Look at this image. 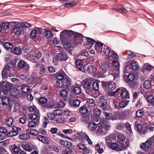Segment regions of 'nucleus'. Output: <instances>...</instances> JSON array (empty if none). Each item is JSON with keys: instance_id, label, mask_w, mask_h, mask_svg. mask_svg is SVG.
I'll return each mask as SVG.
<instances>
[{"instance_id": "f257e3e1", "label": "nucleus", "mask_w": 154, "mask_h": 154, "mask_svg": "<svg viewBox=\"0 0 154 154\" xmlns=\"http://www.w3.org/2000/svg\"><path fill=\"white\" fill-rule=\"evenodd\" d=\"M12 86V84L7 82L4 81L1 82L0 84V89L3 93L6 94L8 91L10 90Z\"/></svg>"}, {"instance_id": "f03ea898", "label": "nucleus", "mask_w": 154, "mask_h": 154, "mask_svg": "<svg viewBox=\"0 0 154 154\" xmlns=\"http://www.w3.org/2000/svg\"><path fill=\"white\" fill-rule=\"evenodd\" d=\"M116 92H118V94L121 98H129V94L128 91L125 88L122 87L118 88Z\"/></svg>"}, {"instance_id": "7ed1b4c3", "label": "nucleus", "mask_w": 154, "mask_h": 154, "mask_svg": "<svg viewBox=\"0 0 154 154\" xmlns=\"http://www.w3.org/2000/svg\"><path fill=\"white\" fill-rule=\"evenodd\" d=\"M71 30H65L62 31L60 35V38L62 43H65L67 41L68 35H71Z\"/></svg>"}, {"instance_id": "20e7f679", "label": "nucleus", "mask_w": 154, "mask_h": 154, "mask_svg": "<svg viewBox=\"0 0 154 154\" xmlns=\"http://www.w3.org/2000/svg\"><path fill=\"white\" fill-rule=\"evenodd\" d=\"M112 65L113 66L112 68L113 71L112 72H109L110 74L114 75V74H116L118 75L119 72V63L117 61H114L112 62Z\"/></svg>"}, {"instance_id": "39448f33", "label": "nucleus", "mask_w": 154, "mask_h": 154, "mask_svg": "<svg viewBox=\"0 0 154 154\" xmlns=\"http://www.w3.org/2000/svg\"><path fill=\"white\" fill-rule=\"evenodd\" d=\"M93 83L92 79L90 78L85 79L84 82V87L85 90L88 91L91 89V85Z\"/></svg>"}, {"instance_id": "423d86ee", "label": "nucleus", "mask_w": 154, "mask_h": 154, "mask_svg": "<svg viewBox=\"0 0 154 154\" xmlns=\"http://www.w3.org/2000/svg\"><path fill=\"white\" fill-rule=\"evenodd\" d=\"M106 104V101L104 99V97L102 96L100 97L98 103V106L101 107L103 110H106L107 108Z\"/></svg>"}, {"instance_id": "0eeeda50", "label": "nucleus", "mask_w": 154, "mask_h": 154, "mask_svg": "<svg viewBox=\"0 0 154 154\" xmlns=\"http://www.w3.org/2000/svg\"><path fill=\"white\" fill-rule=\"evenodd\" d=\"M11 67L8 65H5L2 71V78L6 79L9 75V72Z\"/></svg>"}, {"instance_id": "6e6552de", "label": "nucleus", "mask_w": 154, "mask_h": 154, "mask_svg": "<svg viewBox=\"0 0 154 154\" xmlns=\"http://www.w3.org/2000/svg\"><path fill=\"white\" fill-rule=\"evenodd\" d=\"M129 146V140L127 139L124 143L122 142L119 143V151H124Z\"/></svg>"}, {"instance_id": "1a4fd4ad", "label": "nucleus", "mask_w": 154, "mask_h": 154, "mask_svg": "<svg viewBox=\"0 0 154 154\" xmlns=\"http://www.w3.org/2000/svg\"><path fill=\"white\" fill-rule=\"evenodd\" d=\"M100 124L101 125L99 126L97 129V131L100 133H102V132L106 130L108 128L110 127V125H108L106 122H103L100 121Z\"/></svg>"}, {"instance_id": "9d476101", "label": "nucleus", "mask_w": 154, "mask_h": 154, "mask_svg": "<svg viewBox=\"0 0 154 154\" xmlns=\"http://www.w3.org/2000/svg\"><path fill=\"white\" fill-rule=\"evenodd\" d=\"M72 33H70L71 35H72L73 37L75 39V40H76L77 39L79 40V41L77 42L81 43L83 42V39L84 37L83 35L77 32H74L72 31Z\"/></svg>"}, {"instance_id": "9b49d317", "label": "nucleus", "mask_w": 154, "mask_h": 154, "mask_svg": "<svg viewBox=\"0 0 154 154\" xmlns=\"http://www.w3.org/2000/svg\"><path fill=\"white\" fill-rule=\"evenodd\" d=\"M56 78L59 80L65 81L66 80L69 82L70 79L67 76L65 73L62 72H58L56 75Z\"/></svg>"}, {"instance_id": "f8f14e48", "label": "nucleus", "mask_w": 154, "mask_h": 154, "mask_svg": "<svg viewBox=\"0 0 154 154\" xmlns=\"http://www.w3.org/2000/svg\"><path fill=\"white\" fill-rule=\"evenodd\" d=\"M96 64L97 63L100 66V67L101 68L102 70V72L104 74L106 72L107 70H108V68L109 69H111L112 68L111 66H110L106 64L105 63H102L100 62V63H99V61H97L96 62Z\"/></svg>"}, {"instance_id": "ddd939ff", "label": "nucleus", "mask_w": 154, "mask_h": 154, "mask_svg": "<svg viewBox=\"0 0 154 154\" xmlns=\"http://www.w3.org/2000/svg\"><path fill=\"white\" fill-rule=\"evenodd\" d=\"M77 147L79 149L82 150L85 153H89L91 152L90 149L86 147L84 144L79 143L77 146Z\"/></svg>"}, {"instance_id": "4468645a", "label": "nucleus", "mask_w": 154, "mask_h": 154, "mask_svg": "<svg viewBox=\"0 0 154 154\" xmlns=\"http://www.w3.org/2000/svg\"><path fill=\"white\" fill-rule=\"evenodd\" d=\"M57 58L60 61L64 62L68 59V56L65 52H61L58 54Z\"/></svg>"}, {"instance_id": "2eb2a0df", "label": "nucleus", "mask_w": 154, "mask_h": 154, "mask_svg": "<svg viewBox=\"0 0 154 154\" xmlns=\"http://www.w3.org/2000/svg\"><path fill=\"white\" fill-rule=\"evenodd\" d=\"M83 60L77 58L75 61L76 66L79 70L82 72L84 70V66L82 65Z\"/></svg>"}, {"instance_id": "dca6fc26", "label": "nucleus", "mask_w": 154, "mask_h": 154, "mask_svg": "<svg viewBox=\"0 0 154 154\" xmlns=\"http://www.w3.org/2000/svg\"><path fill=\"white\" fill-rule=\"evenodd\" d=\"M12 154H19L20 151V148L14 144L11 146L10 148Z\"/></svg>"}, {"instance_id": "f3484780", "label": "nucleus", "mask_w": 154, "mask_h": 154, "mask_svg": "<svg viewBox=\"0 0 154 154\" xmlns=\"http://www.w3.org/2000/svg\"><path fill=\"white\" fill-rule=\"evenodd\" d=\"M130 64L131 68L135 70L139 68V65L138 63L135 61H131L127 63V65Z\"/></svg>"}, {"instance_id": "a211bd4d", "label": "nucleus", "mask_w": 154, "mask_h": 154, "mask_svg": "<svg viewBox=\"0 0 154 154\" xmlns=\"http://www.w3.org/2000/svg\"><path fill=\"white\" fill-rule=\"evenodd\" d=\"M10 51L16 55H19L22 52L21 49L20 48L16 47L14 48H12L11 49Z\"/></svg>"}, {"instance_id": "6ab92c4d", "label": "nucleus", "mask_w": 154, "mask_h": 154, "mask_svg": "<svg viewBox=\"0 0 154 154\" xmlns=\"http://www.w3.org/2000/svg\"><path fill=\"white\" fill-rule=\"evenodd\" d=\"M112 51L110 49L108 48L105 45L104 46L102 52L106 56H107L109 57H110V54L112 53Z\"/></svg>"}, {"instance_id": "aec40b11", "label": "nucleus", "mask_w": 154, "mask_h": 154, "mask_svg": "<svg viewBox=\"0 0 154 154\" xmlns=\"http://www.w3.org/2000/svg\"><path fill=\"white\" fill-rule=\"evenodd\" d=\"M104 45L100 42H98L95 44V49L99 52H102Z\"/></svg>"}, {"instance_id": "412c9836", "label": "nucleus", "mask_w": 154, "mask_h": 154, "mask_svg": "<svg viewBox=\"0 0 154 154\" xmlns=\"http://www.w3.org/2000/svg\"><path fill=\"white\" fill-rule=\"evenodd\" d=\"M37 139L43 143L48 144L49 142L48 138L43 136L38 135L37 137Z\"/></svg>"}, {"instance_id": "4be33fe9", "label": "nucleus", "mask_w": 154, "mask_h": 154, "mask_svg": "<svg viewBox=\"0 0 154 154\" xmlns=\"http://www.w3.org/2000/svg\"><path fill=\"white\" fill-rule=\"evenodd\" d=\"M21 146L26 151L31 152L33 150L32 147L29 144H22Z\"/></svg>"}, {"instance_id": "5701e85b", "label": "nucleus", "mask_w": 154, "mask_h": 154, "mask_svg": "<svg viewBox=\"0 0 154 154\" xmlns=\"http://www.w3.org/2000/svg\"><path fill=\"white\" fill-rule=\"evenodd\" d=\"M79 111L82 114H85L88 111L87 105H84L79 109Z\"/></svg>"}, {"instance_id": "b1692460", "label": "nucleus", "mask_w": 154, "mask_h": 154, "mask_svg": "<svg viewBox=\"0 0 154 154\" xmlns=\"http://www.w3.org/2000/svg\"><path fill=\"white\" fill-rule=\"evenodd\" d=\"M52 32L48 29H45V31L43 32L44 36L46 38H51L53 36V34Z\"/></svg>"}, {"instance_id": "393cba45", "label": "nucleus", "mask_w": 154, "mask_h": 154, "mask_svg": "<svg viewBox=\"0 0 154 154\" xmlns=\"http://www.w3.org/2000/svg\"><path fill=\"white\" fill-rule=\"evenodd\" d=\"M85 38H86V37H85ZM87 38L88 43L85 45V43L84 44L86 45L87 48L89 47V48H90L92 47V45L95 42V40L94 39L88 37H87Z\"/></svg>"}, {"instance_id": "a878e982", "label": "nucleus", "mask_w": 154, "mask_h": 154, "mask_svg": "<svg viewBox=\"0 0 154 154\" xmlns=\"http://www.w3.org/2000/svg\"><path fill=\"white\" fill-rule=\"evenodd\" d=\"M13 31L14 33L16 35H19L22 33L23 31L22 30V29L21 27H19L17 26H16L14 28Z\"/></svg>"}, {"instance_id": "bb28decb", "label": "nucleus", "mask_w": 154, "mask_h": 154, "mask_svg": "<svg viewBox=\"0 0 154 154\" xmlns=\"http://www.w3.org/2000/svg\"><path fill=\"white\" fill-rule=\"evenodd\" d=\"M26 132L28 134H31L32 135H37L38 134V132L36 130L34 129H28L26 131Z\"/></svg>"}, {"instance_id": "cd10ccee", "label": "nucleus", "mask_w": 154, "mask_h": 154, "mask_svg": "<svg viewBox=\"0 0 154 154\" xmlns=\"http://www.w3.org/2000/svg\"><path fill=\"white\" fill-rule=\"evenodd\" d=\"M37 113V114L32 113L30 114L29 116V118L32 120L37 119V120L38 121L39 118L38 113Z\"/></svg>"}, {"instance_id": "c85d7f7f", "label": "nucleus", "mask_w": 154, "mask_h": 154, "mask_svg": "<svg viewBox=\"0 0 154 154\" xmlns=\"http://www.w3.org/2000/svg\"><path fill=\"white\" fill-rule=\"evenodd\" d=\"M103 114L106 117V118L107 119H110L114 120L116 119V118L115 117H112V114L111 113H107L106 112H104Z\"/></svg>"}, {"instance_id": "c756f323", "label": "nucleus", "mask_w": 154, "mask_h": 154, "mask_svg": "<svg viewBox=\"0 0 154 154\" xmlns=\"http://www.w3.org/2000/svg\"><path fill=\"white\" fill-rule=\"evenodd\" d=\"M19 90L17 89V88H14L12 89L11 91V94L14 97H16L18 96L19 94Z\"/></svg>"}, {"instance_id": "7c9ffc66", "label": "nucleus", "mask_w": 154, "mask_h": 154, "mask_svg": "<svg viewBox=\"0 0 154 154\" xmlns=\"http://www.w3.org/2000/svg\"><path fill=\"white\" fill-rule=\"evenodd\" d=\"M3 45L5 48L8 50L10 51L11 49H12L13 47V45L11 43L8 42L5 43Z\"/></svg>"}, {"instance_id": "2f4dec72", "label": "nucleus", "mask_w": 154, "mask_h": 154, "mask_svg": "<svg viewBox=\"0 0 154 154\" xmlns=\"http://www.w3.org/2000/svg\"><path fill=\"white\" fill-rule=\"evenodd\" d=\"M113 9L115 10L120 13L123 12L125 13L127 11H128L129 8H125V7H122L120 8H114Z\"/></svg>"}, {"instance_id": "473e14b6", "label": "nucleus", "mask_w": 154, "mask_h": 154, "mask_svg": "<svg viewBox=\"0 0 154 154\" xmlns=\"http://www.w3.org/2000/svg\"><path fill=\"white\" fill-rule=\"evenodd\" d=\"M65 81L59 80L56 81V85L58 87L62 88L65 86Z\"/></svg>"}, {"instance_id": "72a5a7b5", "label": "nucleus", "mask_w": 154, "mask_h": 154, "mask_svg": "<svg viewBox=\"0 0 154 154\" xmlns=\"http://www.w3.org/2000/svg\"><path fill=\"white\" fill-rule=\"evenodd\" d=\"M20 139L23 140H26L30 138V136L28 134H22L19 136Z\"/></svg>"}, {"instance_id": "f704fd0d", "label": "nucleus", "mask_w": 154, "mask_h": 154, "mask_svg": "<svg viewBox=\"0 0 154 154\" xmlns=\"http://www.w3.org/2000/svg\"><path fill=\"white\" fill-rule=\"evenodd\" d=\"M70 81L69 82L66 80L65 82V84L66 85V88L68 89L69 90H71L73 88V86L71 83V80L69 78Z\"/></svg>"}, {"instance_id": "c9c22d12", "label": "nucleus", "mask_w": 154, "mask_h": 154, "mask_svg": "<svg viewBox=\"0 0 154 154\" xmlns=\"http://www.w3.org/2000/svg\"><path fill=\"white\" fill-rule=\"evenodd\" d=\"M13 123V119L11 117H8L6 120L5 124L8 127H11Z\"/></svg>"}, {"instance_id": "e433bc0d", "label": "nucleus", "mask_w": 154, "mask_h": 154, "mask_svg": "<svg viewBox=\"0 0 154 154\" xmlns=\"http://www.w3.org/2000/svg\"><path fill=\"white\" fill-rule=\"evenodd\" d=\"M97 125L95 122H91L88 125V128L90 130H94L97 128Z\"/></svg>"}, {"instance_id": "4c0bfd02", "label": "nucleus", "mask_w": 154, "mask_h": 154, "mask_svg": "<svg viewBox=\"0 0 154 154\" xmlns=\"http://www.w3.org/2000/svg\"><path fill=\"white\" fill-rule=\"evenodd\" d=\"M73 92L75 95L79 94L81 93V90L79 87H74L73 89Z\"/></svg>"}, {"instance_id": "58836bf2", "label": "nucleus", "mask_w": 154, "mask_h": 154, "mask_svg": "<svg viewBox=\"0 0 154 154\" xmlns=\"http://www.w3.org/2000/svg\"><path fill=\"white\" fill-rule=\"evenodd\" d=\"M126 139L125 137L122 134H119L118 136L117 140L119 143L124 142Z\"/></svg>"}, {"instance_id": "ea45409f", "label": "nucleus", "mask_w": 154, "mask_h": 154, "mask_svg": "<svg viewBox=\"0 0 154 154\" xmlns=\"http://www.w3.org/2000/svg\"><path fill=\"white\" fill-rule=\"evenodd\" d=\"M28 58L29 60L32 62L36 63L37 62V59H36L35 56L33 54H30L29 55Z\"/></svg>"}, {"instance_id": "a19ab883", "label": "nucleus", "mask_w": 154, "mask_h": 154, "mask_svg": "<svg viewBox=\"0 0 154 154\" xmlns=\"http://www.w3.org/2000/svg\"><path fill=\"white\" fill-rule=\"evenodd\" d=\"M2 101L3 105H7L9 103V98L7 97H3L2 98Z\"/></svg>"}, {"instance_id": "79ce46f5", "label": "nucleus", "mask_w": 154, "mask_h": 154, "mask_svg": "<svg viewBox=\"0 0 154 154\" xmlns=\"http://www.w3.org/2000/svg\"><path fill=\"white\" fill-rule=\"evenodd\" d=\"M116 84L115 83L112 81L109 82V85L108 87L111 90H114L116 88Z\"/></svg>"}, {"instance_id": "37998d69", "label": "nucleus", "mask_w": 154, "mask_h": 154, "mask_svg": "<svg viewBox=\"0 0 154 154\" xmlns=\"http://www.w3.org/2000/svg\"><path fill=\"white\" fill-rule=\"evenodd\" d=\"M39 121L37 120L36 122L32 121L29 122L28 125V126L29 127L32 128L35 127L38 124Z\"/></svg>"}, {"instance_id": "c03bdc74", "label": "nucleus", "mask_w": 154, "mask_h": 154, "mask_svg": "<svg viewBox=\"0 0 154 154\" xmlns=\"http://www.w3.org/2000/svg\"><path fill=\"white\" fill-rule=\"evenodd\" d=\"M93 89L95 91H98L99 90V85L97 82H94L92 84Z\"/></svg>"}, {"instance_id": "a18cd8bd", "label": "nucleus", "mask_w": 154, "mask_h": 154, "mask_svg": "<svg viewBox=\"0 0 154 154\" xmlns=\"http://www.w3.org/2000/svg\"><path fill=\"white\" fill-rule=\"evenodd\" d=\"M28 109L31 112H35L36 113H38V110L34 106H29L28 107Z\"/></svg>"}, {"instance_id": "49530a36", "label": "nucleus", "mask_w": 154, "mask_h": 154, "mask_svg": "<svg viewBox=\"0 0 154 154\" xmlns=\"http://www.w3.org/2000/svg\"><path fill=\"white\" fill-rule=\"evenodd\" d=\"M62 154H73V152L71 149L68 148L62 151Z\"/></svg>"}, {"instance_id": "de8ad7c7", "label": "nucleus", "mask_w": 154, "mask_h": 154, "mask_svg": "<svg viewBox=\"0 0 154 154\" xmlns=\"http://www.w3.org/2000/svg\"><path fill=\"white\" fill-rule=\"evenodd\" d=\"M55 113H48L47 114L48 118L49 120H53L54 119L55 117Z\"/></svg>"}, {"instance_id": "09e8293b", "label": "nucleus", "mask_w": 154, "mask_h": 154, "mask_svg": "<svg viewBox=\"0 0 154 154\" xmlns=\"http://www.w3.org/2000/svg\"><path fill=\"white\" fill-rule=\"evenodd\" d=\"M22 91L24 93H27L30 91L29 87L27 85H24L22 88Z\"/></svg>"}, {"instance_id": "8fccbe9b", "label": "nucleus", "mask_w": 154, "mask_h": 154, "mask_svg": "<svg viewBox=\"0 0 154 154\" xmlns=\"http://www.w3.org/2000/svg\"><path fill=\"white\" fill-rule=\"evenodd\" d=\"M153 68V67L150 64L148 63H145V70H146L148 71H150Z\"/></svg>"}, {"instance_id": "3c124183", "label": "nucleus", "mask_w": 154, "mask_h": 154, "mask_svg": "<svg viewBox=\"0 0 154 154\" xmlns=\"http://www.w3.org/2000/svg\"><path fill=\"white\" fill-rule=\"evenodd\" d=\"M26 64L24 61L21 60L18 63V66L20 68H22L24 67Z\"/></svg>"}, {"instance_id": "603ef678", "label": "nucleus", "mask_w": 154, "mask_h": 154, "mask_svg": "<svg viewBox=\"0 0 154 154\" xmlns=\"http://www.w3.org/2000/svg\"><path fill=\"white\" fill-rule=\"evenodd\" d=\"M110 147L112 149H116L119 151V145H118L116 143H112L110 145Z\"/></svg>"}, {"instance_id": "864d4df0", "label": "nucleus", "mask_w": 154, "mask_h": 154, "mask_svg": "<svg viewBox=\"0 0 154 154\" xmlns=\"http://www.w3.org/2000/svg\"><path fill=\"white\" fill-rule=\"evenodd\" d=\"M101 111L98 108H95L93 111L94 114L96 116H99L101 113Z\"/></svg>"}, {"instance_id": "5fc2aeb1", "label": "nucleus", "mask_w": 154, "mask_h": 154, "mask_svg": "<svg viewBox=\"0 0 154 154\" xmlns=\"http://www.w3.org/2000/svg\"><path fill=\"white\" fill-rule=\"evenodd\" d=\"M2 29L5 30L9 28V24L8 23L3 22L2 23Z\"/></svg>"}, {"instance_id": "6e6d98bb", "label": "nucleus", "mask_w": 154, "mask_h": 154, "mask_svg": "<svg viewBox=\"0 0 154 154\" xmlns=\"http://www.w3.org/2000/svg\"><path fill=\"white\" fill-rule=\"evenodd\" d=\"M147 102L149 103H152L154 102V97L152 95H149L146 98Z\"/></svg>"}, {"instance_id": "4d7b16f0", "label": "nucleus", "mask_w": 154, "mask_h": 154, "mask_svg": "<svg viewBox=\"0 0 154 154\" xmlns=\"http://www.w3.org/2000/svg\"><path fill=\"white\" fill-rule=\"evenodd\" d=\"M151 85V83L149 80L145 81V88L148 89L149 88Z\"/></svg>"}, {"instance_id": "13d9d810", "label": "nucleus", "mask_w": 154, "mask_h": 154, "mask_svg": "<svg viewBox=\"0 0 154 154\" xmlns=\"http://www.w3.org/2000/svg\"><path fill=\"white\" fill-rule=\"evenodd\" d=\"M60 95L63 97H66L68 95L67 92L66 90H63L60 91Z\"/></svg>"}, {"instance_id": "bf43d9fd", "label": "nucleus", "mask_w": 154, "mask_h": 154, "mask_svg": "<svg viewBox=\"0 0 154 154\" xmlns=\"http://www.w3.org/2000/svg\"><path fill=\"white\" fill-rule=\"evenodd\" d=\"M94 70L92 65L89 66L87 68L86 72L89 74H91L94 72Z\"/></svg>"}, {"instance_id": "052dcab7", "label": "nucleus", "mask_w": 154, "mask_h": 154, "mask_svg": "<svg viewBox=\"0 0 154 154\" xmlns=\"http://www.w3.org/2000/svg\"><path fill=\"white\" fill-rule=\"evenodd\" d=\"M80 103V101L79 100L75 99L72 101V104L74 106L78 107L79 106Z\"/></svg>"}, {"instance_id": "680f3d73", "label": "nucleus", "mask_w": 154, "mask_h": 154, "mask_svg": "<svg viewBox=\"0 0 154 154\" xmlns=\"http://www.w3.org/2000/svg\"><path fill=\"white\" fill-rule=\"evenodd\" d=\"M16 133V132H15L14 131H11L7 133V136L8 137H13L18 134V133Z\"/></svg>"}, {"instance_id": "e2e57ef3", "label": "nucleus", "mask_w": 154, "mask_h": 154, "mask_svg": "<svg viewBox=\"0 0 154 154\" xmlns=\"http://www.w3.org/2000/svg\"><path fill=\"white\" fill-rule=\"evenodd\" d=\"M143 111L142 110H140L137 111L136 114L137 117H140L143 115Z\"/></svg>"}, {"instance_id": "0e129e2a", "label": "nucleus", "mask_w": 154, "mask_h": 154, "mask_svg": "<svg viewBox=\"0 0 154 154\" xmlns=\"http://www.w3.org/2000/svg\"><path fill=\"white\" fill-rule=\"evenodd\" d=\"M111 57L117 60L119 58L118 55L113 51H112V53L110 55Z\"/></svg>"}, {"instance_id": "69168bd1", "label": "nucleus", "mask_w": 154, "mask_h": 154, "mask_svg": "<svg viewBox=\"0 0 154 154\" xmlns=\"http://www.w3.org/2000/svg\"><path fill=\"white\" fill-rule=\"evenodd\" d=\"M64 44V47L66 49H68L70 48L71 46V44L70 42L66 41L65 43H63Z\"/></svg>"}, {"instance_id": "338daca9", "label": "nucleus", "mask_w": 154, "mask_h": 154, "mask_svg": "<svg viewBox=\"0 0 154 154\" xmlns=\"http://www.w3.org/2000/svg\"><path fill=\"white\" fill-rule=\"evenodd\" d=\"M39 102L42 104H45L47 102V100L46 98L44 97H41L39 100Z\"/></svg>"}, {"instance_id": "774afa93", "label": "nucleus", "mask_w": 154, "mask_h": 154, "mask_svg": "<svg viewBox=\"0 0 154 154\" xmlns=\"http://www.w3.org/2000/svg\"><path fill=\"white\" fill-rule=\"evenodd\" d=\"M54 113H55V114L57 115H62L63 114V111L60 109H57L56 110H54Z\"/></svg>"}]
</instances>
